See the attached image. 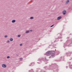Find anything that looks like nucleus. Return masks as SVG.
I'll use <instances>...</instances> for the list:
<instances>
[{"label":"nucleus","mask_w":72,"mask_h":72,"mask_svg":"<svg viewBox=\"0 0 72 72\" xmlns=\"http://www.w3.org/2000/svg\"><path fill=\"white\" fill-rule=\"evenodd\" d=\"M52 51H48L46 53V54L47 55H49L52 54Z\"/></svg>","instance_id":"1"},{"label":"nucleus","mask_w":72,"mask_h":72,"mask_svg":"<svg viewBox=\"0 0 72 72\" xmlns=\"http://www.w3.org/2000/svg\"><path fill=\"white\" fill-rule=\"evenodd\" d=\"M2 67L3 68H6V65L5 64H3L2 65Z\"/></svg>","instance_id":"2"},{"label":"nucleus","mask_w":72,"mask_h":72,"mask_svg":"<svg viewBox=\"0 0 72 72\" xmlns=\"http://www.w3.org/2000/svg\"><path fill=\"white\" fill-rule=\"evenodd\" d=\"M62 13L64 15H65V14H66V11L64 10L62 12Z\"/></svg>","instance_id":"3"},{"label":"nucleus","mask_w":72,"mask_h":72,"mask_svg":"<svg viewBox=\"0 0 72 72\" xmlns=\"http://www.w3.org/2000/svg\"><path fill=\"white\" fill-rule=\"evenodd\" d=\"M69 0H68L67 1H66V2L65 3L66 4H68L69 3Z\"/></svg>","instance_id":"4"},{"label":"nucleus","mask_w":72,"mask_h":72,"mask_svg":"<svg viewBox=\"0 0 72 72\" xmlns=\"http://www.w3.org/2000/svg\"><path fill=\"white\" fill-rule=\"evenodd\" d=\"M61 18L62 17H61V16H60L57 17V20H59V19H61Z\"/></svg>","instance_id":"5"},{"label":"nucleus","mask_w":72,"mask_h":72,"mask_svg":"<svg viewBox=\"0 0 72 72\" xmlns=\"http://www.w3.org/2000/svg\"><path fill=\"white\" fill-rule=\"evenodd\" d=\"M15 20H13L12 21V23H14V22H15Z\"/></svg>","instance_id":"6"},{"label":"nucleus","mask_w":72,"mask_h":72,"mask_svg":"<svg viewBox=\"0 0 72 72\" xmlns=\"http://www.w3.org/2000/svg\"><path fill=\"white\" fill-rule=\"evenodd\" d=\"M10 41H12L13 40V38H11L10 39Z\"/></svg>","instance_id":"7"},{"label":"nucleus","mask_w":72,"mask_h":72,"mask_svg":"<svg viewBox=\"0 0 72 72\" xmlns=\"http://www.w3.org/2000/svg\"><path fill=\"white\" fill-rule=\"evenodd\" d=\"M22 59H23V58H19L20 60H22Z\"/></svg>","instance_id":"8"},{"label":"nucleus","mask_w":72,"mask_h":72,"mask_svg":"<svg viewBox=\"0 0 72 72\" xmlns=\"http://www.w3.org/2000/svg\"><path fill=\"white\" fill-rule=\"evenodd\" d=\"M29 32H30V31H28L26 32V33H29Z\"/></svg>","instance_id":"9"},{"label":"nucleus","mask_w":72,"mask_h":72,"mask_svg":"<svg viewBox=\"0 0 72 72\" xmlns=\"http://www.w3.org/2000/svg\"><path fill=\"white\" fill-rule=\"evenodd\" d=\"M30 19H33V17H30Z\"/></svg>","instance_id":"10"},{"label":"nucleus","mask_w":72,"mask_h":72,"mask_svg":"<svg viewBox=\"0 0 72 72\" xmlns=\"http://www.w3.org/2000/svg\"><path fill=\"white\" fill-rule=\"evenodd\" d=\"M17 37H21V35H18L17 36Z\"/></svg>","instance_id":"11"},{"label":"nucleus","mask_w":72,"mask_h":72,"mask_svg":"<svg viewBox=\"0 0 72 72\" xmlns=\"http://www.w3.org/2000/svg\"><path fill=\"white\" fill-rule=\"evenodd\" d=\"M7 58H10V56H8Z\"/></svg>","instance_id":"12"},{"label":"nucleus","mask_w":72,"mask_h":72,"mask_svg":"<svg viewBox=\"0 0 72 72\" xmlns=\"http://www.w3.org/2000/svg\"><path fill=\"white\" fill-rule=\"evenodd\" d=\"M9 42H10L9 40H8V41H7V43H8Z\"/></svg>","instance_id":"13"},{"label":"nucleus","mask_w":72,"mask_h":72,"mask_svg":"<svg viewBox=\"0 0 72 72\" xmlns=\"http://www.w3.org/2000/svg\"><path fill=\"white\" fill-rule=\"evenodd\" d=\"M53 26H54V25H53L51 26H50V27H53Z\"/></svg>","instance_id":"14"},{"label":"nucleus","mask_w":72,"mask_h":72,"mask_svg":"<svg viewBox=\"0 0 72 72\" xmlns=\"http://www.w3.org/2000/svg\"><path fill=\"white\" fill-rule=\"evenodd\" d=\"M8 36H7V35H5L4 37H7Z\"/></svg>","instance_id":"15"},{"label":"nucleus","mask_w":72,"mask_h":72,"mask_svg":"<svg viewBox=\"0 0 72 72\" xmlns=\"http://www.w3.org/2000/svg\"><path fill=\"white\" fill-rule=\"evenodd\" d=\"M20 46H22V44H20Z\"/></svg>","instance_id":"16"},{"label":"nucleus","mask_w":72,"mask_h":72,"mask_svg":"<svg viewBox=\"0 0 72 72\" xmlns=\"http://www.w3.org/2000/svg\"><path fill=\"white\" fill-rule=\"evenodd\" d=\"M30 32H32V30H30Z\"/></svg>","instance_id":"17"},{"label":"nucleus","mask_w":72,"mask_h":72,"mask_svg":"<svg viewBox=\"0 0 72 72\" xmlns=\"http://www.w3.org/2000/svg\"><path fill=\"white\" fill-rule=\"evenodd\" d=\"M54 55V54H53V55H51V56H53Z\"/></svg>","instance_id":"18"}]
</instances>
